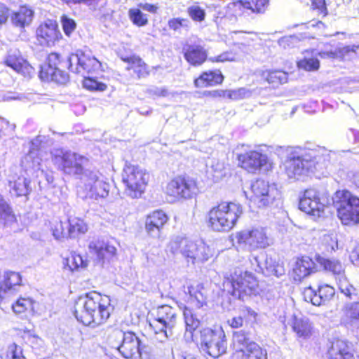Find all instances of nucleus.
I'll return each instance as SVG.
<instances>
[{
    "mask_svg": "<svg viewBox=\"0 0 359 359\" xmlns=\"http://www.w3.org/2000/svg\"><path fill=\"white\" fill-rule=\"evenodd\" d=\"M334 155L332 151L320 147L313 149L289 147L285 163V172L289 178L297 180L316 172L323 173Z\"/></svg>",
    "mask_w": 359,
    "mask_h": 359,
    "instance_id": "f257e3e1",
    "label": "nucleus"
},
{
    "mask_svg": "<svg viewBox=\"0 0 359 359\" xmlns=\"http://www.w3.org/2000/svg\"><path fill=\"white\" fill-rule=\"evenodd\" d=\"M111 311L109 297L95 291L79 297L74 304V316L77 320L92 327L105 323Z\"/></svg>",
    "mask_w": 359,
    "mask_h": 359,
    "instance_id": "f03ea898",
    "label": "nucleus"
},
{
    "mask_svg": "<svg viewBox=\"0 0 359 359\" xmlns=\"http://www.w3.org/2000/svg\"><path fill=\"white\" fill-rule=\"evenodd\" d=\"M242 212L240 204L223 202L210 210L208 226L215 231H228L235 226Z\"/></svg>",
    "mask_w": 359,
    "mask_h": 359,
    "instance_id": "7ed1b4c3",
    "label": "nucleus"
},
{
    "mask_svg": "<svg viewBox=\"0 0 359 359\" xmlns=\"http://www.w3.org/2000/svg\"><path fill=\"white\" fill-rule=\"evenodd\" d=\"M169 249L174 255L180 252L187 262L192 264L203 263L212 255L209 246L203 242L195 243L184 238L170 241Z\"/></svg>",
    "mask_w": 359,
    "mask_h": 359,
    "instance_id": "20e7f679",
    "label": "nucleus"
},
{
    "mask_svg": "<svg viewBox=\"0 0 359 359\" xmlns=\"http://www.w3.org/2000/svg\"><path fill=\"white\" fill-rule=\"evenodd\" d=\"M111 348L118 351L126 359H142L141 341L134 332L113 330L108 338Z\"/></svg>",
    "mask_w": 359,
    "mask_h": 359,
    "instance_id": "39448f33",
    "label": "nucleus"
},
{
    "mask_svg": "<svg viewBox=\"0 0 359 359\" xmlns=\"http://www.w3.org/2000/svg\"><path fill=\"white\" fill-rule=\"evenodd\" d=\"M149 174L137 165L126 164L122 174L125 194L131 198H140L144 192Z\"/></svg>",
    "mask_w": 359,
    "mask_h": 359,
    "instance_id": "423d86ee",
    "label": "nucleus"
},
{
    "mask_svg": "<svg viewBox=\"0 0 359 359\" xmlns=\"http://www.w3.org/2000/svg\"><path fill=\"white\" fill-rule=\"evenodd\" d=\"M177 321L176 309L168 305L158 307L156 318L150 323L155 333V339L165 342L172 335V329Z\"/></svg>",
    "mask_w": 359,
    "mask_h": 359,
    "instance_id": "0eeeda50",
    "label": "nucleus"
},
{
    "mask_svg": "<svg viewBox=\"0 0 359 359\" xmlns=\"http://www.w3.org/2000/svg\"><path fill=\"white\" fill-rule=\"evenodd\" d=\"M337 216L344 224L359 223V198L347 190L336 193Z\"/></svg>",
    "mask_w": 359,
    "mask_h": 359,
    "instance_id": "6e6552de",
    "label": "nucleus"
},
{
    "mask_svg": "<svg viewBox=\"0 0 359 359\" xmlns=\"http://www.w3.org/2000/svg\"><path fill=\"white\" fill-rule=\"evenodd\" d=\"M80 181L86 197L97 200L109 195L110 184L98 170H85Z\"/></svg>",
    "mask_w": 359,
    "mask_h": 359,
    "instance_id": "1a4fd4ad",
    "label": "nucleus"
},
{
    "mask_svg": "<svg viewBox=\"0 0 359 359\" xmlns=\"http://www.w3.org/2000/svg\"><path fill=\"white\" fill-rule=\"evenodd\" d=\"M53 161L64 172L73 175L79 180L85 173V170H89L87 168L88 158L74 152L61 151L55 155Z\"/></svg>",
    "mask_w": 359,
    "mask_h": 359,
    "instance_id": "9d476101",
    "label": "nucleus"
},
{
    "mask_svg": "<svg viewBox=\"0 0 359 359\" xmlns=\"http://www.w3.org/2000/svg\"><path fill=\"white\" fill-rule=\"evenodd\" d=\"M227 342L224 331L209 328L201 331V349L212 358H217L226 353Z\"/></svg>",
    "mask_w": 359,
    "mask_h": 359,
    "instance_id": "9b49d317",
    "label": "nucleus"
},
{
    "mask_svg": "<svg viewBox=\"0 0 359 359\" xmlns=\"http://www.w3.org/2000/svg\"><path fill=\"white\" fill-rule=\"evenodd\" d=\"M229 279L233 289L232 294L240 299L253 294L258 285L254 275L241 268H236Z\"/></svg>",
    "mask_w": 359,
    "mask_h": 359,
    "instance_id": "f8f14e48",
    "label": "nucleus"
},
{
    "mask_svg": "<svg viewBox=\"0 0 359 359\" xmlns=\"http://www.w3.org/2000/svg\"><path fill=\"white\" fill-rule=\"evenodd\" d=\"M329 203L327 193L321 192L315 189H309L304 191L303 196L300 198L299 207L305 213L315 217H320Z\"/></svg>",
    "mask_w": 359,
    "mask_h": 359,
    "instance_id": "ddd939ff",
    "label": "nucleus"
},
{
    "mask_svg": "<svg viewBox=\"0 0 359 359\" xmlns=\"http://www.w3.org/2000/svg\"><path fill=\"white\" fill-rule=\"evenodd\" d=\"M235 238L238 245H243L249 251L266 248L271 241L264 228L241 231L235 235Z\"/></svg>",
    "mask_w": 359,
    "mask_h": 359,
    "instance_id": "4468645a",
    "label": "nucleus"
},
{
    "mask_svg": "<svg viewBox=\"0 0 359 359\" xmlns=\"http://www.w3.org/2000/svg\"><path fill=\"white\" fill-rule=\"evenodd\" d=\"M198 192L196 182L189 177H177L168 183L165 193L172 201L191 198Z\"/></svg>",
    "mask_w": 359,
    "mask_h": 359,
    "instance_id": "2eb2a0df",
    "label": "nucleus"
},
{
    "mask_svg": "<svg viewBox=\"0 0 359 359\" xmlns=\"http://www.w3.org/2000/svg\"><path fill=\"white\" fill-rule=\"evenodd\" d=\"M252 201L259 208L266 207L271 204L279 196L280 193L274 184H269L264 180H257L251 186Z\"/></svg>",
    "mask_w": 359,
    "mask_h": 359,
    "instance_id": "dca6fc26",
    "label": "nucleus"
},
{
    "mask_svg": "<svg viewBox=\"0 0 359 359\" xmlns=\"http://www.w3.org/2000/svg\"><path fill=\"white\" fill-rule=\"evenodd\" d=\"M90 255L97 264L104 266L109 262L116 255V248L109 242L95 240L90 242L88 245Z\"/></svg>",
    "mask_w": 359,
    "mask_h": 359,
    "instance_id": "f3484780",
    "label": "nucleus"
},
{
    "mask_svg": "<svg viewBox=\"0 0 359 359\" xmlns=\"http://www.w3.org/2000/svg\"><path fill=\"white\" fill-rule=\"evenodd\" d=\"M45 139V136L39 135L31 142L30 150L22 161V165L27 169H32L41 174L43 173L42 169L43 154L41 144Z\"/></svg>",
    "mask_w": 359,
    "mask_h": 359,
    "instance_id": "a211bd4d",
    "label": "nucleus"
},
{
    "mask_svg": "<svg viewBox=\"0 0 359 359\" xmlns=\"http://www.w3.org/2000/svg\"><path fill=\"white\" fill-rule=\"evenodd\" d=\"M238 159L242 168L250 172H255L262 168L268 170L271 167L266 155L258 151H250L239 154Z\"/></svg>",
    "mask_w": 359,
    "mask_h": 359,
    "instance_id": "6ab92c4d",
    "label": "nucleus"
},
{
    "mask_svg": "<svg viewBox=\"0 0 359 359\" xmlns=\"http://www.w3.org/2000/svg\"><path fill=\"white\" fill-rule=\"evenodd\" d=\"M62 38L56 21L48 20L36 29V39L41 46H53Z\"/></svg>",
    "mask_w": 359,
    "mask_h": 359,
    "instance_id": "aec40b11",
    "label": "nucleus"
},
{
    "mask_svg": "<svg viewBox=\"0 0 359 359\" xmlns=\"http://www.w3.org/2000/svg\"><path fill=\"white\" fill-rule=\"evenodd\" d=\"M335 294V289L327 284L319 285L316 290L311 287L305 288L304 299L314 306H320L329 302Z\"/></svg>",
    "mask_w": 359,
    "mask_h": 359,
    "instance_id": "412c9836",
    "label": "nucleus"
},
{
    "mask_svg": "<svg viewBox=\"0 0 359 359\" xmlns=\"http://www.w3.org/2000/svg\"><path fill=\"white\" fill-rule=\"evenodd\" d=\"M325 355L327 359H356L352 344L340 339L330 341Z\"/></svg>",
    "mask_w": 359,
    "mask_h": 359,
    "instance_id": "4be33fe9",
    "label": "nucleus"
},
{
    "mask_svg": "<svg viewBox=\"0 0 359 359\" xmlns=\"http://www.w3.org/2000/svg\"><path fill=\"white\" fill-rule=\"evenodd\" d=\"M72 62V72L76 74H84L98 71L102 67L101 62L95 57H90L82 54L71 55Z\"/></svg>",
    "mask_w": 359,
    "mask_h": 359,
    "instance_id": "5701e85b",
    "label": "nucleus"
},
{
    "mask_svg": "<svg viewBox=\"0 0 359 359\" xmlns=\"http://www.w3.org/2000/svg\"><path fill=\"white\" fill-rule=\"evenodd\" d=\"M4 64L25 76H31L34 72L32 67L24 60L20 50L16 48H11L8 51Z\"/></svg>",
    "mask_w": 359,
    "mask_h": 359,
    "instance_id": "b1692460",
    "label": "nucleus"
},
{
    "mask_svg": "<svg viewBox=\"0 0 359 359\" xmlns=\"http://www.w3.org/2000/svg\"><path fill=\"white\" fill-rule=\"evenodd\" d=\"M168 217L163 210H155L147 215L145 220V230L150 237L159 238Z\"/></svg>",
    "mask_w": 359,
    "mask_h": 359,
    "instance_id": "393cba45",
    "label": "nucleus"
},
{
    "mask_svg": "<svg viewBox=\"0 0 359 359\" xmlns=\"http://www.w3.org/2000/svg\"><path fill=\"white\" fill-rule=\"evenodd\" d=\"M250 262L253 270L258 273H265L268 276L273 275L278 278L285 275L284 266L274 262L271 257H266L264 267L262 266L259 257H252Z\"/></svg>",
    "mask_w": 359,
    "mask_h": 359,
    "instance_id": "a878e982",
    "label": "nucleus"
},
{
    "mask_svg": "<svg viewBox=\"0 0 359 359\" xmlns=\"http://www.w3.org/2000/svg\"><path fill=\"white\" fill-rule=\"evenodd\" d=\"M22 277L19 273L6 271L4 280L0 283V297L12 295L19 292L22 287Z\"/></svg>",
    "mask_w": 359,
    "mask_h": 359,
    "instance_id": "bb28decb",
    "label": "nucleus"
},
{
    "mask_svg": "<svg viewBox=\"0 0 359 359\" xmlns=\"http://www.w3.org/2000/svg\"><path fill=\"white\" fill-rule=\"evenodd\" d=\"M11 24L20 32L29 27L34 18V11L26 6H20L18 10H11Z\"/></svg>",
    "mask_w": 359,
    "mask_h": 359,
    "instance_id": "cd10ccee",
    "label": "nucleus"
},
{
    "mask_svg": "<svg viewBox=\"0 0 359 359\" xmlns=\"http://www.w3.org/2000/svg\"><path fill=\"white\" fill-rule=\"evenodd\" d=\"M341 323L348 327H359V302L345 303L341 309Z\"/></svg>",
    "mask_w": 359,
    "mask_h": 359,
    "instance_id": "c85d7f7f",
    "label": "nucleus"
},
{
    "mask_svg": "<svg viewBox=\"0 0 359 359\" xmlns=\"http://www.w3.org/2000/svg\"><path fill=\"white\" fill-rule=\"evenodd\" d=\"M290 325L298 338L307 339H309L313 334V325L306 317L294 316Z\"/></svg>",
    "mask_w": 359,
    "mask_h": 359,
    "instance_id": "c756f323",
    "label": "nucleus"
},
{
    "mask_svg": "<svg viewBox=\"0 0 359 359\" xmlns=\"http://www.w3.org/2000/svg\"><path fill=\"white\" fill-rule=\"evenodd\" d=\"M224 76L219 70L203 72L194 80V86L196 88H206L221 84L223 82Z\"/></svg>",
    "mask_w": 359,
    "mask_h": 359,
    "instance_id": "7c9ffc66",
    "label": "nucleus"
},
{
    "mask_svg": "<svg viewBox=\"0 0 359 359\" xmlns=\"http://www.w3.org/2000/svg\"><path fill=\"white\" fill-rule=\"evenodd\" d=\"M184 57L191 65L199 66L206 60L207 53L201 46L189 45L184 48Z\"/></svg>",
    "mask_w": 359,
    "mask_h": 359,
    "instance_id": "2f4dec72",
    "label": "nucleus"
},
{
    "mask_svg": "<svg viewBox=\"0 0 359 359\" xmlns=\"http://www.w3.org/2000/svg\"><path fill=\"white\" fill-rule=\"evenodd\" d=\"M236 359H268L266 350L258 344H250L243 350L235 352Z\"/></svg>",
    "mask_w": 359,
    "mask_h": 359,
    "instance_id": "473e14b6",
    "label": "nucleus"
},
{
    "mask_svg": "<svg viewBox=\"0 0 359 359\" xmlns=\"http://www.w3.org/2000/svg\"><path fill=\"white\" fill-rule=\"evenodd\" d=\"M315 263L309 257H302L298 259L293 269L294 273V280H301L302 278L309 276L311 273L314 271Z\"/></svg>",
    "mask_w": 359,
    "mask_h": 359,
    "instance_id": "72a5a7b5",
    "label": "nucleus"
},
{
    "mask_svg": "<svg viewBox=\"0 0 359 359\" xmlns=\"http://www.w3.org/2000/svg\"><path fill=\"white\" fill-rule=\"evenodd\" d=\"M122 60L128 64L127 70H133L139 79L144 78L149 74L148 67L145 62L138 56L131 55L122 57Z\"/></svg>",
    "mask_w": 359,
    "mask_h": 359,
    "instance_id": "f704fd0d",
    "label": "nucleus"
},
{
    "mask_svg": "<svg viewBox=\"0 0 359 359\" xmlns=\"http://www.w3.org/2000/svg\"><path fill=\"white\" fill-rule=\"evenodd\" d=\"M65 69L68 67H60L55 69H46L41 67L39 76L43 80H52L57 83L64 84L69 79V75L65 72Z\"/></svg>",
    "mask_w": 359,
    "mask_h": 359,
    "instance_id": "c9c22d12",
    "label": "nucleus"
},
{
    "mask_svg": "<svg viewBox=\"0 0 359 359\" xmlns=\"http://www.w3.org/2000/svg\"><path fill=\"white\" fill-rule=\"evenodd\" d=\"M183 315L186 325L184 337L187 341L193 340V332L199 326L200 320L194 311L187 307L184 309Z\"/></svg>",
    "mask_w": 359,
    "mask_h": 359,
    "instance_id": "e433bc0d",
    "label": "nucleus"
},
{
    "mask_svg": "<svg viewBox=\"0 0 359 359\" xmlns=\"http://www.w3.org/2000/svg\"><path fill=\"white\" fill-rule=\"evenodd\" d=\"M30 180L25 177H20L16 180L9 182L11 192L16 196H27L32 191L29 186Z\"/></svg>",
    "mask_w": 359,
    "mask_h": 359,
    "instance_id": "4c0bfd02",
    "label": "nucleus"
},
{
    "mask_svg": "<svg viewBox=\"0 0 359 359\" xmlns=\"http://www.w3.org/2000/svg\"><path fill=\"white\" fill-rule=\"evenodd\" d=\"M47 67H44L46 69H57L60 67H68L72 72V62L71 60V55L67 57L65 59L61 58L60 55L57 53H51L48 55L47 58Z\"/></svg>",
    "mask_w": 359,
    "mask_h": 359,
    "instance_id": "58836bf2",
    "label": "nucleus"
},
{
    "mask_svg": "<svg viewBox=\"0 0 359 359\" xmlns=\"http://www.w3.org/2000/svg\"><path fill=\"white\" fill-rule=\"evenodd\" d=\"M317 261L325 271L332 272L334 275L337 276V277L344 273L343 265L336 259H327L318 257Z\"/></svg>",
    "mask_w": 359,
    "mask_h": 359,
    "instance_id": "ea45409f",
    "label": "nucleus"
},
{
    "mask_svg": "<svg viewBox=\"0 0 359 359\" xmlns=\"http://www.w3.org/2000/svg\"><path fill=\"white\" fill-rule=\"evenodd\" d=\"M263 77L273 87L287 81V74L283 71H266L263 73Z\"/></svg>",
    "mask_w": 359,
    "mask_h": 359,
    "instance_id": "a19ab883",
    "label": "nucleus"
},
{
    "mask_svg": "<svg viewBox=\"0 0 359 359\" xmlns=\"http://www.w3.org/2000/svg\"><path fill=\"white\" fill-rule=\"evenodd\" d=\"M15 221V216L11 207L0 197V223L4 225L11 224Z\"/></svg>",
    "mask_w": 359,
    "mask_h": 359,
    "instance_id": "79ce46f5",
    "label": "nucleus"
},
{
    "mask_svg": "<svg viewBox=\"0 0 359 359\" xmlns=\"http://www.w3.org/2000/svg\"><path fill=\"white\" fill-rule=\"evenodd\" d=\"M309 55V53L306 52V55L297 62V67L309 72L318 70L320 67L318 59L313 55L311 56Z\"/></svg>",
    "mask_w": 359,
    "mask_h": 359,
    "instance_id": "37998d69",
    "label": "nucleus"
},
{
    "mask_svg": "<svg viewBox=\"0 0 359 359\" xmlns=\"http://www.w3.org/2000/svg\"><path fill=\"white\" fill-rule=\"evenodd\" d=\"M233 344L236 351L243 350L250 344H256L250 340L243 331L235 332L233 335Z\"/></svg>",
    "mask_w": 359,
    "mask_h": 359,
    "instance_id": "c03bdc74",
    "label": "nucleus"
},
{
    "mask_svg": "<svg viewBox=\"0 0 359 359\" xmlns=\"http://www.w3.org/2000/svg\"><path fill=\"white\" fill-rule=\"evenodd\" d=\"M87 231V226L84 222L78 218L69 219L68 236L75 237L79 233H84Z\"/></svg>",
    "mask_w": 359,
    "mask_h": 359,
    "instance_id": "a18cd8bd",
    "label": "nucleus"
},
{
    "mask_svg": "<svg viewBox=\"0 0 359 359\" xmlns=\"http://www.w3.org/2000/svg\"><path fill=\"white\" fill-rule=\"evenodd\" d=\"M269 0H244V5L252 13H262L269 6Z\"/></svg>",
    "mask_w": 359,
    "mask_h": 359,
    "instance_id": "49530a36",
    "label": "nucleus"
},
{
    "mask_svg": "<svg viewBox=\"0 0 359 359\" xmlns=\"http://www.w3.org/2000/svg\"><path fill=\"white\" fill-rule=\"evenodd\" d=\"M128 16L133 23L138 27L145 26L148 23L147 15L139 8H130L128 11Z\"/></svg>",
    "mask_w": 359,
    "mask_h": 359,
    "instance_id": "de8ad7c7",
    "label": "nucleus"
},
{
    "mask_svg": "<svg viewBox=\"0 0 359 359\" xmlns=\"http://www.w3.org/2000/svg\"><path fill=\"white\" fill-rule=\"evenodd\" d=\"M170 29L176 32H181L182 29L188 30L190 27V21L187 18H174L168 22Z\"/></svg>",
    "mask_w": 359,
    "mask_h": 359,
    "instance_id": "09e8293b",
    "label": "nucleus"
},
{
    "mask_svg": "<svg viewBox=\"0 0 359 359\" xmlns=\"http://www.w3.org/2000/svg\"><path fill=\"white\" fill-rule=\"evenodd\" d=\"M33 302L29 298H20L13 304V311L15 313H22L27 310L32 309Z\"/></svg>",
    "mask_w": 359,
    "mask_h": 359,
    "instance_id": "8fccbe9b",
    "label": "nucleus"
},
{
    "mask_svg": "<svg viewBox=\"0 0 359 359\" xmlns=\"http://www.w3.org/2000/svg\"><path fill=\"white\" fill-rule=\"evenodd\" d=\"M83 86L85 88L91 91L102 92L107 89L106 84L90 77L84 78Z\"/></svg>",
    "mask_w": 359,
    "mask_h": 359,
    "instance_id": "3c124183",
    "label": "nucleus"
},
{
    "mask_svg": "<svg viewBox=\"0 0 359 359\" xmlns=\"http://www.w3.org/2000/svg\"><path fill=\"white\" fill-rule=\"evenodd\" d=\"M60 22L65 35L70 36L76 27V22L66 15L61 16Z\"/></svg>",
    "mask_w": 359,
    "mask_h": 359,
    "instance_id": "603ef678",
    "label": "nucleus"
},
{
    "mask_svg": "<svg viewBox=\"0 0 359 359\" xmlns=\"http://www.w3.org/2000/svg\"><path fill=\"white\" fill-rule=\"evenodd\" d=\"M226 93H227V97L229 99L234 100L247 98L251 95L250 91L244 88H241L236 90H229V92H226Z\"/></svg>",
    "mask_w": 359,
    "mask_h": 359,
    "instance_id": "864d4df0",
    "label": "nucleus"
},
{
    "mask_svg": "<svg viewBox=\"0 0 359 359\" xmlns=\"http://www.w3.org/2000/svg\"><path fill=\"white\" fill-rule=\"evenodd\" d=\"M187 13L191 18L195 21L201 22L205 19V13L198 5H193L188 8Z\"/></svg>",
    "mask_w": 359,
    "mask_h": 359,
    "instance_id": "5fc2aeb1",
    "label": "nucleus"
},
{
    "mask_svg": "<svg viewBox=\"0 0 359 359\" xmlns=\"http://www.w3.org/2000/svg\"><path fill=\"white\" fill-rule=\"evenodd\" d=\"M227 8L229 12L235 16L241 15L244 13V10H247V7L244 5V0L229 3Z\"/></svg>",
    "mask_w": 359,
    "mask_h": 359,
    "instance_id": "6e6d98bb",
    "label": "nucleus"
},
{
    "mask_svg": "<svg viewBox=\"0 0 359 359\" xmlns=\"http://www.w3.org/2000/svg\"><path fill=\"white\" fill-rule=\"evenodd\" d=\"M6 359H25L22 355V350L15 344H11L6 351Z\"/></svg>",
    "mask_w": 359,
    "mask_h": 359,
    "instance_id": "4d7b16f0",
    "label": "nucleus"
},
{
    "mask_svg": "<svg viewBox=\"0 0 359 359\" xmlns=\"http://www.w3.org/2000/svg\"><path fill=\"white\" fill-rule=\"evenodd\" d=\"M67 262L71 268L72 266L74 269H78L79 267L85 268L88 266L87 261L84 260L80 255H72V257L67 259Z\"/></svg>",
    "mask_w": 359,
    "mask_h": 359,
    "instance_id": "13d9d810",
    "label": "nucleus"
},
{
    "mask_svg": "<svg viewBox=\"0 0 359 359\" xmlns=\"http://www.w3.org/2000/svg\"><path fill=\"white\" fill-rule=\"evenodd\" d=\"M209 60L212 62H224L227 61H234L235 55L232 52H224L222 54L209 58Z\"/></svg>",
    "mask_w": 359,
    "mask_h": 359,
    "instance_id": "bf43d9fd",
    "label": "nucleus"
},
{
    "mask_svg": "<svg viewBox=\"0 0 359 359\" xmlns=\"http://www.w3.org/2000/svg\"><path fill=\"white\" fill-rule=\"evenodd\" d=\"M53 236L55 239H60L68 236V231H65L62 222L55 223L54 227L52 228Z\"/></svg>",
    "mask_w": 359,
    "mask_h": 359,
    "instance_id": "052dcab7",
    "label": "nucleus"
},
{
    "mask_svg": "<svg viewBox=\"0 0 359 359\" xmlns=\"http://www.w3.org/2000/svg\"><path fill=\"white\" fill-rule=\"evenodd\" d=\"M336 278L337 281L338 287L340 292L344 290L348 287H351L353 286L349 283L347 278L344 275V273L336 277Z\"/></svg>",
    "mask_w": 359,
    "mask_h": 359,
    "instance_id": "680f3d73",
    "label": "nucleus"
},
{
    "mask_svg": "<svg viewBox=\"0 0 359 359\" xmlns=\"http://www.w3.org/2000/svg\"><path fill=\"white\" fill-rule=\"evenodd\" d=\"M312 7L320 13L326 14L327 8L325 0H312Z\"/></svg>",
    "mask_w": 359,
    "mask_h": 359,
    "instance_id": "e2e57ef3",
    "label": "nucleus"
},
{
    "mask_svg": "<svg viewBox=\"0 0 359 359\" xmlns=\"http://www.w3.org/2000/svg\"><path fill=\"white\" fill-rule=\"evenodd\" d=\"M341 293L344 294V296L350 300L355 299L358 297V292L354 286L345 289L341 291Z\"/></svg>",
    "mask_w": 359,
    "mask_h": 359,
    "instance_id": "0e129e2a",
    "label": "nucleus"
},
{
    "mask_svg": "<svg viewBox=\"0 0 359 359\" xmlns=\"http://www.w3.org/2000/svg\"><path fill=\"white\" fill-rule=\"evenodd\" d=\"M138 7L151 13H156L158 8L156 5L149 3H140Z\"/></svg>",
    "mask_w": 359,
    "mask_h": 359,
    "instance_id": "69168bd1",
    "label": "nucleus"
},
{
    "mask_svg": "<svg viewBox=\"0 0 359 359\" xmlns=\"http://www.w3.org/2000/svg\"><path fill=\"white\" fill-rule=\"evenodd\" d=\"M211 168L214 172L218 174H222L223 170L224 169V164L223 162L214 159L211 163Z\"/></svg>",
    "mask_w": 359,
    "mask_h": 359,
    "instance_id": "338daca9",
    "label": "nucleus"
},
{
    "mask_svg": "<svg viewBox=\"0 0 359 359\" xmlns=\"http://www.w3.org/2000/svg\"><path fill=\"white\" fill-rule=\"evenodd\" d=\"M350 258L353 264L359 266V244L351 252Z\"/></svg>",
    "mask_w": 359,
    "mask_h": 359,
    "instance_id": "774afa93",
    "label": "nucleus"
}]
</instances>
